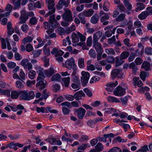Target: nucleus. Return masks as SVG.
I'll use <instances>...</instances> for the list:
<instances>
[{
	"label": "nucleus",
	"mask_w": 152,
	"mask_h": 152,
	"mask_svg": "<svg viewBox=\"0 0 152 152\" xmlns=\"http://www.w3.org/2000/svg\"><path fill=\"white\" fill-rule=\"evenodd\" d=\"M50 24L47 22H44L43 24L45 29H50V26L53 28H55L59 25V23L56 20L55 16L53 15L50 16L49 19Z\"/></svg>",
	"instance_id": "obj_1"
},
{
	"label": "nucleus",
	"mask_w": 152,
	"mask_h": 152,
	"mask_svg": "<svg viewBox=\"0 0 152 152\" xmlns=\"http://www.w3.org/2000/svg\"><path fill=\"white\" fill-rule=\"evenodd\" d=\"M62 66L64 67H66L69 69L71 68L73 69H77V66L75 64V60L72 57L67 60L64 63H63Z\"/></svg>",
	"instance_id": "obj_2"
},
{
	"label": "nucleus",
	"mask_w": 152,
	"mask_h": 152,
	"mask_svg": "<svg viewBox=\"0 0 152 152\" xmlns=\"http://www.w3.org/2000/svg\"><path fill=\"white\" fill-rule=\"evenodd\" d=\"M42 77L38 76L37 80V83L36 86L38 87L40 90H42L44 89L46 86V81Z\"/></svg>",
	"instance_id": "obj_3"
},
{
	"label": "nucleus",
	"mask_w": 152,
	"mask_h": 152,
	"mask_svg": "<svg viewBox=\"0 0 152 152\" xmlns=\"http://www.w3.org/2000/svg\"><path fill=\"white\" fill-rule=\"evenodd\" d=\"M64 10V12L62 15V18L66 22L72 21L73 20V17L71 11L68 9H65Z\"/></svg>",
	"instance_id": "obj_4"
},
{
	"label": "nucleus",
	"mask_w": 152,
	"mask_h": 152,
	"mask_svg": "<svg viewBox=\"0 0 152 152\" xmlns=\"http://www.w3.org/2000/svg\"><path fill=\"white\" fill-rule=\"evenodd\" d=\"M82 76L81 77V81L82 85L84 86L88 83L90 77V74L88 72L83 71L81 72Z\"/></svg>",
	"instance_id": "obj_5"
},
{
	"label": "nucleus",
	"mask_w": 152,
	"mask_h": 152,
	"mask_svg": "<svg viewBox=\"0 0 152 152\" xmlns=\"http://www.w3.org/2000/svg\"><path fill=\"white\" fill-rule=\"evenodd\" d=\"M69 0H59L58 3L56 4V7L58 10L61 9L63 6L65 7H67L69 4Z\"/></svg>",
	"instance_id": "obj_6"
},
{
	"label": "nucleus",
	"mask_w": 152,
	"mask_h": 152,
	"mask_svg": "<svg viewBox=\"0 0 152 152\" xmlns=\"http://www.w3.org/2000/svg\"><path fill=\"white\" fill-rule=\"evenodd\" d=\"M125 92L124 88L118 86L114 90L113 94L116 96H123Z\"/></svg>",
	"instance_id": "obj_7"
},
{
	"label": "nucleus",
	"mask_w": 152,
	"mask_h": 152,
	"mask_svg": "<svg viewBox=\"0 0 152 152\" xmlns=\"http://www.w3.org/2000/svg\"><path fill=\"white\" fill-rule=\"evenodd\" d=\"M28 17L27 15V13L25 10H23L21 11V15L20 19V21L18 22L19 24H23L26 23V21L28 19Z\"/></svg>",
	"instance_id": "obj_8"
},
{
	"label": "nucleus",
	"mask_w": 152,
	"mask_h": 152,
	"mask_svg": "<svg viewBox=\"0 0 152 152\" xmlns=\"http://www.w3.org/2000/svg\"><path fill=\"white\" fill-rule=\"evenodd\" d=\"M75 111L77 113L78 118L80 119H83L86 113V110L82 107H80L75 110Z\"/></svg>",
	"instance_id": "obj_9"
},
{
	"label": "nucleus",
	"mask_w": 152,
	"mask_h": 152,
	"mask_svg": "<svg viewBox=\"0 0 152 152\" xmlns=\"http://www.w3.org/2000/svg\"><path fill=\"white\" fill-rule=\"evenodd\" d=\"M93 45L95 48L97 52H103V49L100 43L98 42H93Z\"/></svg>",
	"instance_id": "obj_10"
},
{
	"label": "nucleus",
	"mask_w": 152,
	"mask_h": 152,
	"mask_svg": "<svg viewBox=\"0 0 152 152\" xmlns=\"http://www.w3.org/2000/svg\"><path fill=\"white\" fill-rule=\"evenodd\" d=\"M46 2L48 4V7L49 10H53L54 9L56 10L54 7V0H46Z\"/></svg>",
	"instance_id": "obj_11"
},
{
	"label": "nucleus",
	"mask_w": 152,
	"mask_h": 152,
	"mask_svg": "<svg viewBox=\"0 0 152 152\" xmlns=\"http://www.w3.org/2000/svg\"><path fill=\"white\" fill-rule=\"evenodd\" d=\"M35 70L37 73H38V76L42 77H45V75L43 72V69L41 68L40 66L36 65L35 67Z\"/></svg>",
	"instance_id": "obj_12"
},
{
	"label": "nucleus",
	"mask_w": 152,
	"mask_h": 152,
	"mask_svg": "<svg viewBox=\"0 0 152 152\" xmlns=\"http://www.w3.org/2000/svg\"><path fill=\"white\" fill-rule=\"evenodd\" d=\"M85 96V94L82 91H80L77 92L74 94L75 98L77 100L81 99L82 96Z\"/></svg>",
	"instance_id": "obj_13"
},
{
	"label": "nucleus",
	"mask_w": 152,
	"mask_h": 152,
	"mask_svg": "<svg viewBox=\"0 0 152 152\" xmlns=\"http://www.w3.org/2000/svg\"><path fill=\"white\" fill-rule=\"evenodd\" d=\"M102 32L99 31L94 34L93 35V42H98V40L102 35Z\"/></svg>",
	"instance_id": "obj_14"
},
{
	"label": "nucleus",
	"mask_w": 152,
	"mask_h": 152,
	"mask_svg": "<svg viewBox=\"0 0 152 152\" xmlns=\"http://www.w3.org/2000/svg\"><path fill=\"white\" fill-rule=\"evenodd\" d=\"M20 98L21 99L25 100H28V94L27 91H20Z\"/></svg>",
	"instance_id": "obj_15"
},
{
	"label": "nucleus",
	"mask_w": 152,
	"mask_h": 152,
	"mask_svg": "<svg viewBox=\"0 0 152 152\" xmlns=\"http://www.w3.org/2000/svg\"><path fill=\"white\" fill-rule=\"evenodd\" d=\"M55 72V70L52 67H50L45 71V74L48 77H50Z\"/></svg>",
	"instance_id": "obj_16"
},
{
	"label": "nucleus",
	"mask_w": 152,
	"mask_h": 152,
	"mask_svg": "<svg viewBox=\"0 0 152 152\" xmlns=\"http://www.w3.org/2000/svg\"><path fill=\"white\" fill-rule=\"evenodd\" d=\"M63 82V85L65 87H68L70 82V78L69 77H64L62 79Z\"/></svg>",
	"instance_id": "obj_17"
},
{
	"label": "nucleus",
	"mask_w": 152,
	"mask_h": 152,
	"mask_svg": "<svg viewBox=\"0 0 152 152\" xmlns=\"http://www.w3.org/2000/svg\"><path fill=\"white\" fill-rule=\"evenodd\" d=\"M20 94V91H17L14 90L11 93V98L12 99H16L18 98Z\"/></svg>",
	"instance_id": "obj_18"
},
{
	"label": "nucleus",
	"mask_w": 152,
	"mask_h": 152,
	"mask_svg": "<svg viewBox=\"0 0 152 152\" xmlns=\"http://www.w3.org/2000/svg\"><path fill=\"white\" fill-rule=\"evenodd\" d=\"M78 34L77 33H73L72 34V41L74 43H76L79 41Z\"/></svg>",
	"instance_id": "obj_19"
},
{
	"label": "nucleus",
	"mask_w": 152,
	"mask_h": 152,
	"mask_svg": "<svg viewBox=\"0 0 152 152\" xmlns=\"http://www.w3.org/2000/svg\"><path fill=\"white\" fill-rule=\"evenodd\" d=\"M99 19L98 15H94L91 18V22L93 24H95L97 23Z\"/></svg>",
	"instance_id": "obj_20"
},
{
	"label": "nucleus",
	"mask_w": 152,
	"mask_h": 152,
	"mask_svg": "<svg viewBox=\"0 0 152 152\" xmlns=\"http://www.w3.org/2000/svg\"><path fill=\"white\" fill-rule=\"evenodd\" d=\"M149 15V13L147 11L142 12L138 16L140 20H142L146 18Z\"/></svg>",
	"instance_id": "obj_21"
},
{
	"label": "nucleus",
	"mask_w": 152,
	"mask_h": 152,
	"mask_svg": "<svg viewBox=\"0 0 152 152\" xmlns=\"http://www.w3.org/2000/svg\"><path fill=\"white\" fill-rule=\"evenodd\" d=\"M120 72V71L117 69L113 70L111 73L112 78L114 79L115 77L119 75Z\"/></svg>",
	"instance_id": "obj_22"
},
{
	"label": "nucleus",
	"mask_w": 152,
	"mask_h": 152,
	"mask_svg": "<svg viewBox=\"0 0 152 152\" xmlns=\"http://www.w3.org/2000/svg\"><path fill=\"white\" fill-rule=\"evenodd\" d=\"M85 16H86L83 12L79 14L78 17L80 20V22L83 24H85L86 23V20L85 19Z\"/></svg>",
	"instance_id": "obj_23"
},
{
	"label": "nucleus",
	"mask_w": 152,
	"mask_h": 152,
	"mask_svg": "<svg viewBox=\"0 0 152 152\" xmlns=\"http://www.w3.org/2000/svg\"><path fill=\"white\" fill-rule=\"evenodd\" d=\"M107 99L108 102H111L118 103L120 102L119 99L114 96H108Z\"/></svg>",
	"instance_id": "obj_24"
},
{
	"label": "nucleus",
	"mask_w": 152,
	"mask_h": 152,
	"mask_svg": "<svg viewBox=\"0 0 152 152\" xmlns=\"http://www.w3.org/2000/svg\"><path fill=\"white\" fill-rule=\"evenodd\" d=\"M83 13L86 16L88 17L91 16L93 14L94 11L92 9H90L88 11H84Z\"/></svg>",
	"instance_id": "obj_25"
},
{
	"label": "nucleus",
	"mask_w": 152,
	"mask_h": 152,
	"mask_svg": "<svg viewBox=\"0 0 152 152\" xmlns=\"http://www.w3.org/2000/svg\"><path fill=\"white\" fill-rule=\"evenodd\" d=\"M25 77L26 75L25 73L22 69H20L19 75V80L23 82L24 80H25Z\"/></svg>",
	"instance_id": "obj_26"
},
{
	"label": "nucleus",
	"mask_w": 152,
	"mask_h": 152,
	"mask_svg": "<svg viewBox=\"0 0 152 152\" xmlns=\"http://www.w3.org/2000/svg\"><path fill=\"white\" fill-rule=\"evenodd\" d=\"M129 53L127 51L123 52L121 54L120 58L121 59L123 60L127 58L129 56Z\"/></svg>",
	"instance_id": "obj_27"
},
{
	"label": "nucleus",
	"mask_w": 152,
	"mask_h": 152,
	"mask_svg": "<svg viewBox=\"0 0 152 152\" xmlns=\"http://www.w3.org/2000/svg\"><path fill=\"white\" fill-rule=\"evenodd\" d=\"M97 152L101 151L103 149V146L102 144L100 142L97 143L95 147Z\"/></svg>",
	"instance_id": "obj_28"
},
{
	"label": "nucleus",
	"mask_w": 152,
	"mask_h": 152,
	"mask_svg": "<svg viewBox=\"0 0 152 152\" xmlns=\"http://www.w3.org/2000/svg\"><path fill=\"white\" fill-rule=\"evenodd\" d=\"M137 7L135 10V11L137 12L145 8L144 4L142 3H137Z\"/></svg>",
	"instance_id": "obj_29"
},
{
	"label": "nucleus",
	"mask_w": 152,
	"mask_h": 152,
	"mask_svg": "<svg viewBox=\"0 0 152 152\" xmlns=\"http://www.w3.org/2000/svg\"><path fill=\"white\" fill-rule=\"evenodd\" d=\"M150 67V64L146 62H144L142 65V67L146 71L149 70Z\"/></svg>",
	"instance_id": "obj_30"
},
{
	"label": "nucleus",
	"mask_w": 152,
	"mask_h": 152,
	"mask_svg": "<svg viewBox=\"0 0 152 152\" xmlns=\"http://www.w3.org/2000/svg\"><path fill=\"white\" fill-rule=\"evenodd\" d=\"M115 67H116L121 66L122 64L124 62V61H122L123 60L121 59L119 60V59L118 57H116L115 58Z\"/></svg>",
	"instance_id": "obj_31"
},
{
	"label": "nucleus",
	"mask_w": 152,
	"mask_h": 152,
	"mask_svg": "<svg viewBox=\"0 0 152 152\" xmlns=\"http://www.w3.org/2000/svg\"><path fill=\"white\" fill-rule=\"evenodd\" d=\"M61 77V76L59 74H56L53 76L51 80L52 81H58L60 80Z\"/></svg>",
	"instance_id": "obj_32"
},
{
	"label": "nucleus",
	"mask_w": 152,
	"mask_h": 152,
	"mask_svg": "<svg viewBox=\"0 0 152 152\" xmlns=\"http://www.w3.org/2000/svg\"><path fill=\"white\" fill-rule=\"evenodd\" d=\"M23 82L20 80L17 81L15 83L16 87L19 89L23 88L24 87V85L22 83Z\"/></svg>",
	"instance_id": "obj_33"
},
{
	"label": "nucleus",
	"mask_w": 152,
	"mask_h": 152,
	"mask_svg": "<svg viewBox=\"0 0 152 152\" xmlns=\"http://www.w3.org/2000/svg\"><path fill=\"white\" fill-rule=\"evenodd\" d=\"M126 15L124 13L120 14L115 19L116 21H121L124 20L125 18Z\"/></svg>",
	"instance_id": "obj_34"
},
{
	"label": "nucleus",
	"mask_w": 152,
	"mask_h": 152,
	"mask_svg": "<svg viewBox=\"0 0 152 152\" xmlns=\"http://www.w3.org/2000/svg\"><path fill=\"white\" fill-rule=\"evenodd\" d=\"M42 51L41 50L33 51L32 52V53L33 55V57L36 58L39 57L41 54Z\"/></svg>",
	"instance_id": "obj_35"
},
{
	"label": "nucleus",
	"mask_w": 152,
	"mask_h": 152,
	"mask_svg": "<svg viewBox=\"0 0 152 152\" xmlns=\"http://www.w3.org/2000/svg\"><path fill=\"white\" fill-rule=\"evenodd\" d=\"M37 20L35 17H32L29 20V23L32 25L37 24Z\"/></svg>",
	"instance_id": "obj_36"
},
{
	"label": "nucleus",
	"mask_w": 152,
	"mask_h": 152,
	"mask_svg": "<svg viewBox=\"0 0 152 152\" xmlns=\"http://www.w3.org/2000/svg\"><path fill=\"white\" fill-rule=\"evenodd\" d=\"M78 65L80 68H83L84 66V59L82 58H80L78 60Z\"/></svg>",
	"instance_id": "obj_37"
},
{
	"label": "nucleus",
	"mask_w": 152,
	"mask_h": 152,
	"mask_svg": "<svg viewBox=\"0 0 152 152\" xmlns=\"http://www.w3.org/2000/svg\"><path fill=\"white\" fill-rule=\"evenodd\" d=\"M28 75L29 78L31 79H33L35 77L36 72L34 70H31L29 71Z\"/></svg>",
	"instance_id": "obj_38"
},
{
	"label": "nucleus",
	"mask_w": 152,
	"mask_h": 152,
	"mask_svg": "<svg viewBox=\"0 0 152 152\" xmlns=\"http://www.w3.org/2000/svg\"><path fill=\"white\" fill-rule=\"evenodd\" d=\"M105 52L108 55H114L115 54L114 50L112 48L106 49Z\"/></svg>",
	"instance_id": "obj_39"
},
{
	"label": "nucleus",
	"mask_w": 152,
	"mask_h": 152,
	"mask_svg": "<svg viewBox=\"0 0 152 152\" xmlns=\"http://www.w3.org/2000/svg\"><path fill=\"white\" fill-rule=\"evenodd\" d=\"M124 3L125 7L129 10H132V5L130 4L127 0H124Z\"/></svg>",
	"instance_id": "obj_40"
},
{
	"label": "nucleus",
	"mask_w": 152,
	"mask_h": 152,
	"mask_svg": "<svg viewBox=\"0 0 152 152\" xmlns=\"http://www.w3.org/2000/svg\"><path fill=\"white\" fill-rule=\"evenodd\" d=\"M29 60L27 59L23 60L21 62V64L23 66L24 68H27V65L28 63Z\"/></svg>",
	"instance_id": "obj_41"
},
{
	"label": "nucleus",
	"mask_w": 152,
	"mask_h": 152,
	"mask_svg": "<svg viewBox=\"0 0 152 152\" xmlns=\"http://www.w3.org/2000/svg\"><path fill=\"white\" fill-rule=\"evenodd\" d=\"M75 25H72L70 27L66 29V32L67 34H69L75 30Z\"/></svg>",
	"instance_id": "obj_42"
},
{
	"label": "nucleus",
	"mask_w": 152,
	"mask_h": 152,
	"mask_svg": "<svg viewBox=\"0 0 152 152\" xmlns=\"http://www.w3.org/2000/svg\"><path fill=\"white\" fill-rule=\"evenodd\" d=\"M58 32L60 35H62L65 34V31L64 28L60 27L58 28Z\"/></svg>",
	"instance_id": "obj_43"
},
{
	"label": "nucleus",
	"mask_w": 152,
	"mask_h": 152,
	"mask_svg": "<svg viewBox=\"0 0 152 152\" xmlns=\"http://www.w3.org/2000/svg\"><path fill=\"white\" fill-rule=\"evenodd\" d=\"M66 42L68 43V45H69L71 44V42L69 39V36L67 37L66 39L63 40V45L64 46H66L67 45Z\"/></svg>",
	"instance_id": "obj_44"
},
{
	"label": "nucleus",
	"mask_w": 152,
	"mask_h": 152,
	"mask_svg": "<svg viewBox=\"0 0 152 152\" xmlns=\"http://www.w3.org/2000/svg\"><path fill=\"white\" fill-rule=\"evenodd\" d=\"M108 152H122V151L118 147H114L110 149Z\"/></svg>",
	"instance_id": "obj_45"
},
{
	"label": "nucleus",
	"mask_w": 152,
	"mask_h": 152,
	"mask_svg": "<svg viewBox=\"0 0 152 152\" xmlns=\"http://www.w3.org/2000/svg\"><path fill=\"white\" fill-rule=\"evenodd\" d=\"M96 53L95 51L93 49H91L89 52V55L91 57L95 58L96 57Z\"/></svg>",
	"instance_id": "obj_46"
},
{
	"label": "nucleus",
	"mask_w": 152,
	"mask_h": 152,
	"mask_svg": "<svg viewBox=\"0 0 152 152\" xmlns=\"http://www.w3.org/2000/svg\"><path fill=\"white\" fill-rule=\"evenodd\" d=\"M120 100L123 104L126 105L128 100L127 96H126L124 97H121L120 98Z\"/></svg>",
	"instance_id": "obj_47"
},
{
	"label": "nucleus",
	"mask_w": 152,
	"mask_h": 152,
	"mask_svg": "<svg viewBox=\"0 0 152 152\" xmlns=\"http://www.w3.org/2000/svg\"><path fill=\"white\" fill-rule=\"evenodd\" d=\"M47 45H45L43 47V50L45 54L48 56L50 54V50L49 49H47L46 48Z\"/></svg>",
	"instance_id": "obj_48"
},
{
	"label": "nucleus",
	"mask_w": 152,
	"mask_h": 152,
	"mask_svg": "<svg viewBox=\"0 0 152 152\" xmlns=\"http://www.w3.org/2000/svg\"><path fill=\"white\" fill-rule=\"evenodd\" d=\"M32 40V38L31 37H27L24 38L23 40V42L24 44H26L27 42H31Z\"/></svg>",
	"instance_id": "obj_49"
},
{
	"label": "nucleus",
	"mask_w": 152,
	"mask_h": 152,
	"mask_svg": "<svg viewBox=\"0 0 152 152\" xmlns=\"http://www.w3.org/2000/svg\"><path fill=\"white\" fill-rule=\"evenodd\" d=\"M83 91L88 96L91 97L92 96V93L87 88H85L83 89Z\"/></svg>",
	"instance_id": "obj_50"
},
{
	"label": "nucleus",
	"mask_w": 152,
	"mask_h": 152,
	"mask_svg": "<svg viewBox=\"0 0 152 152\" xmlns=\"http://www.w3.org/2000/svg\"><path fill=\"white\" fill-rule=\"evenodd\" d=\"M62 110L64 115L68 114L70 112V110L66 107H63Z\"/></svg>",
	"instance_id": "obj_51"
},
{
	"label": "nucleus",
	"mask_w": 152,
	"mask_h": 152,
	"mask_svg": "<svg viewBox=\"0 0 152 152\" xmlns=\"http://www.w3.org/2000/svg\"><path fill=\"white\" fill-rule=\"evenodd\" d=\"M115 59L112 56H108L107 59V61L110 63H114L115 62Z\"/></svg>",
	"instance_id": "obj_52"
},
{
	"label": "nucleus",
	"mask_w": 152,
	"mask_h": 152,
	"mask_svg": "<svg viewBox=\"0 0 152 152\" xmlns=\"http://www.w3.org/2000/svg\"><path fill=\"white\" fill-rule=\"evenodd\" d=\"M21 0H17L15 2L14 4V9H16L20 7Z\"/></svg>",
	"instance_id": "obj_53"
},
{
	"label": "nucleus",
	"mask_w": 152,
	"mask_h": 152,
	"mask_svg": "<svg viewBox=\"0 0 152 152\" xmlns=\"http://www.w3.org/2000/svg\"><path fill=\"white\" fill-rule=\"evenodd\" d=\"M26 49L27 51L29 52L33 50V48L31 44L28 43L26 46Z\"/></svg>",
	"instance_id": "obj_54"
},
{
	"label": "nucleus",
	"mask_w": 152,
	"mask_h": 152,
	"mask_svg": "<svg viewBox=\"0 0 152 152\" xmlns=\"http://www.w3.org/2000/svg\"><path fill=\"white\" fill-rule=\"evenodd\" d=\"M147 150H148V146L146 145L142 146L141 149L138 150L137 151H142V152H146Z\"/></svg>",
	"instance_id": "obj_55"
},
{
	"label": "nucleus",
	"mask_w": 152,
	"mask_h": 152,
	"mask_svg": "<svg viewBox=\"0 0 152 152\" xmlns=\"http://www.w3.org/2000/svg\"><path fill=\"white\" fill-rule=\"evenodd\" d=\"M60 88V85L58 84H56L53 86V89L54 92H56L58 91Z\"/></svg>",
	"instance_id": "obj_56"
},
{
	"label": "nucleus",
	"mask_w": 152,
	"mask_h": 152,
	"mask_svg": "<svg viewBox=\"0 0 152 152\" xmlns=\"http://www.w3.org/2000/svg\"><path fill=\"white\" fill-rule=\"evenodd\" d=\"M77 33L78 34L79 37L80 38V41L81 42H84L86 40V37L84 35L80 34L78 31L77 32Z\"/></svg>",
	"instance_id": "obj_57"
},
{
	"label": "nucleus",
	"mask_w": 152,
	"mask_h": 152,
	"mask_svg": "<svg viewBox=\"0 0 152 152\" xmlns=\"http://www.w3.org/2000/svg\"><path fill=\"white\" fill-rule=\"evenodd\" d=\"M135 56L136 53H131L128 58V60L129 61L131 62L133 61L135 58Z\"/></svg>",
	"instance_id": "obj_58"
},
{
	"label": "nucleus",
	"mask_w": 152,
	"mask_h": 152,
	"mask_svg": "<svg viewBox=\"0 0 152 152\" xmlns=\"http://www.w3.org/2000/svg\"><path fill=\"white\" fill-rule=\"evenodd\" d=\"M148 73H146L145 72L142 71L141 72L140 75V76L141 78L143 80H145L146 78V74Z\"/></svg>",
	"instance_id": "obj_59"
},
{
	"label": "nucleus",
	"mask_w": 152,
	"mask_h": 152,
	"mask_svg": "<svg viewBox=\"0 0 152 152\" xmlns=\"http://www.w3.org/2000/svg\"><path fill=\"white\" fill-rule=\"evenodd\" d=\"M99 78L97 76H96L92 77L90 80V83H91L94 82H96L99 80Z\"/></svg>",
	"instance_id": "obj_60"
},
{
	"label": "nucleus",
	"mask_w": 152,
	"mask_h": 152,
	"mask_svg": "<svg viewBox=\"0 0 152 152\" xmlns=\"http://www.w3.org/2000/svg\"><path fill=\"white\" fill-rule=\"evenodd\" d=\"M15 63L14 62H10L7 64V66L8 68L10 69H12L14 68L16 66Z\"/></svg>",
	"instance_id": "obj_61"
},
{
	"label": "nucleus",
	"mask_w": 152,
	"mask_h": 152,
	"mask_svg": "<svg viewBox=\"0 0 152 152\" xmlns=\"http://www.w3.org/2000/svg\"><path fill=\"white\" fill-rule=\"evenodd\" d=\"M28 100H29L30 99H33L35 96L34 94V92L32 91H30L28 93Z\"/></svg>",
	"instance_id": "obj_62"
},
{
	"label": "nucleus",
	"mask_w": 152,
	"mask_h": 152,
	"mask_svg": "<svg viewBox=\"0 0 152 152\" xmlns=\"http://www.w3.org/2000/svg\"><path fill=\"white\" fill-rule=\"evenodd\" d=\"M152 49L151 48H145V53L147 55H152L151 51Z\"/></svg>",
	"instance_id": "obj_63"
},
{
	"label": "nucleus",
	"mask_w": 152,
	"mask_h": 152,
	"mask_svg": "<svg viewBox=\"0 0 152 152\" xmlns=\"http://www.w3.org/2000/svg\"><path fill=\"white\" fill-rule=\"evenodd\" d=\"M142 61V60L140 57L137 58L135 60V62L137 65L141 64Z\"/></svg>",
	"instance_id": "obj_64"
}]
</instances>
